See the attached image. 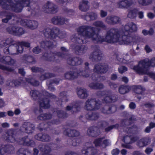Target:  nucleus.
<instances>
[{"mask_svg":"<svg viewBox=\"0 0 155 155\" xmlns=\"http://www.w3.org/2000/svg\"><path fill=\"white\" fill-rule=\"evenodd\" d=\"M21 84L18 81H14L11 82L8 85L14 87L17 86Z\"/></svg>","mask_w":155,"mask_h":155,"instance_id":"nucleus-57","label":"nucleus"},{"mask_svg":"<svg viewBox=\"0 0 155 155\" xmlns=\"http://www.w3.org/2000/svg\"><path fill=\"white\" fill-rule=\"evenodd\" d=\"M127 68L124 66H121L118 68V71L120 73L122 74L127 71Z\"/></svg>","mask_w":155,"mask_h":155,"instance_id":"nucleus-61","label":"nucleus"},{"mask_svg":"<svg viewBox=\"0 0 155 155\" xmlns=\"http://www.w3.org/2000/svg\"><path fill=\"white\" fill-rule=\"evenodd\" d=\"M86 117L89 120H95L99 118V115L97 113L90 112L86 115Z\"/></svg>","mask_w":155,"mask_h":155,"instance_id":"nucleus-33","label":"nucleus"},{"mask_svg":"<svg viewBox=\"0 0 155 155\" xmlns=\"http://www.w3.org/2000/svg\"><path fill=\"white\" fill-rule=\"evenodd\" d=\"M132 0H122L117 4V7L120 8H127L133 4Z\"/></svg>","mask_w":155,"mask_h":155,"instance_id":"nucleus-17","label":"nucleus"},{"mask_svg":"<svg viewBox=\"0 0 155 155\" xmlns=\"http://www.w3.org/2000/svg\"><path fill=\"white\" fill-rule=\"evenodd\" d=\"M136 88L135 90V92L138 94L141 95L143 91H144V89L140 85L135 86Z\"/></svg>","mask_w":155,"mask_h":155,"instance_id":"nucleus-51","label":"nucleus"},{"mask_svg":"<svg viewBox=\"0 0 155 155\" xmlns=\"http://www.w3.org/2000/svg\"><path fill=\"white\" fill-rule=\"evenodd\" d=\"M88 2L86 0H82L80 3L79 9L82 11L86 12L89 9Z\"/></svg>","mask_w":155,"mask_h":155,"instance_id":"nucleus-29","label":"nucleus"},{"mask_svg":"<svg viewBox=\"0 0 155 155\" xmlns=\"http://www.w3.org/2000/svg\"><path fill=\"white\" fill-rule=\"evenodd\" d=\"M40 106L44 108H48L50 107L49 100L47 98H44L40 102Z\"/></svg>","mask_w":155,"mask_h":155,"instance_id":"nucleus-39","label":"nucleus"},{"mask_svg":"<svg viewBox=\"0 0 155 155\" xmlns=\"http://www.w3.org/2000/svg\"><path fill=\"white\" fill-rule=\"evenodd\" d=\"M16 48L17 54L19 53H21L23 52V48L22 46L19 45L18 44V45H16Z\"/></svg>","mask_w":155,"mask_h":155,"instance_id":"nucleus-56","label":"nucleus"},{"mask_svg":"<svg viewBox=\"0 0 155 155\" xmlns=\"http://www.w3.org/2000/svg\"><path fill=\"white\" fill-rule=\"evenodd\" d=\"M6 30L9 33L16 36H20L25 33L23 29L15 26H11L6 28Z\"/></svg>","mask_w":155,"mask_h":155,"instance_id":"nucleus-10","label":"nucleus"},{"mask_svg":"<svg viewBox=\"0 0 155 155\" xmlns=\"http://www.w3.org/2000/svg\"><path fill=\"white\" fill-rule=\"evenodd\" d=\"M54 75L52 74L49 73H45V74L42 75L40 77V79L41 80H44L48 78L53 77Z\"/></svg>","mask_w":155,"mask_h":155,"instance_id":"nucleus-50","label":"nucleus"},{"mask_svg":"<svg viewBox=\"0 0 155 155\" xmlns=\"http://www.w3.org/2000/svg\"><path fill=\"white\" fill-rule=\"evenodd\" d=\"M17 155H31L30 151L27 149L21 148L17 152Z\"/></svg>","mask_w":155,"mask_h":155,"instance_id":"nucleus-38","label":"nucleus"},{"mask_svg":"<svg viewBox=\"0 0 155 155\" xmlns=\"http://www.w3.org/2000/svg\"><path fill=\"white\" fill-rule=\"evenodd\" d=\"M64 11L65 12L67 13L68 15L69 16H71V15H74L75 14V12L73 10L71 9H68L67 8H66L64 10Z\"/></svg>","mask_w":155,"mask_h":155,"instance_id":"nucleus-62","label":"nucleus"},{"mask_svg":"<svg viewBox=\"0 0 155 155\" xmlns=\"http://www.w3.org/2000/svg\"><path fill=\"white\" fill-rule=\"evenodd\" d=\"M138 129L136 126H134L132 128L129 127L127 128L126 131L128 133H132L135 134L137 131Z\"/></svg>","mask_w":155,"mask_h":155,"instance_id":"nucleus-49","label":"nucleus"},{"mask_svg":"<svg viewBox=\"0 0 155 155\" xmlns=\"http://www.w3.org/2000/svg\"><path fill=\"white\" fill-rule=\"evenodd\" d=\"M88 86L90 88L94 89H101L104 88L103 84L99 83H91L89 84Z\"/></svg>","mask_w":155,"mask_h":155,"instance_id":"nucleus-37","label":"nucleus"},{"mask_svg":"<svg viewBox=\"0 0 155 155\" xmlns=\"http://www.w3.org/2000/svg\"><path fill=\"white\" fill-rule=\"evenodd\" d=\"M16 48V45H15L14 44L9 45L10 54L11 55L17 54Z\"/></svg>","mask_w":155,"mask_h":155,"instance_id":"nucleus-46","label":"nucleus"},{"mask_svg":"<svg viewBox=\"0 0 155 155\" xmlns=\"http://www.w3.org/2000/svg\"><path fill=\"white\" fill-rule=\"evenodd\" d=\"M80 109V107L77 105H71L67 106L66 108L67 110L71 111L72 113H76L79 111Z\"/></svg>","mask_w":155,"mask_h":155,"instance_id":"nucleus-41","label":"nucleus"},{"mask_svg":"<svg viewBox=\"0 0 155 155\" xmlns=\"http://www.w3.org/2000/svg\"><path fill=\"white\" fill-rule=\"evenodd\" d=\"M58 117L60 118H64L67 116L66 113H64L63 111L58 110L57 112Z\"/></svg>","mask_w":155,"mask_h":155,"instance_id":"nucleus-55","label":"nucleus"},{"mask_svg":"<svg viewBox=\"0 0 155 155\" xmlns=\"http://www.w3.org/2000/svg\"><path fill=\"white\" fill-rule=\"evenodd\" d=\"M104 138L105 137H103L95 140L94 141V143L95 146L96 147L102 146L103 145V140Z\"/></svg>","mask_w":155,"mask_h":155,"instance_id":"nucleus-45","label":"nucleus"},{"mask_svg":"<svg viewBox=\"0 0 155 155\" xmlns=\"http://www.w3.org/2000/svg\"><path fill=\"white\" fill-rule=\"evenodd\" d=\"M150 142L149 137H144L139 140L137 143V145L139 147H143L149 144Z\"/></svg>","mask_w":155,"mask_h":155,"instance_id":"nucleus-22","label":"nucleus"},{"mask_svg":"<svg viewBox=\"0 0 155 155\" xmlns=\"http://www.w3.org/2000/svg\"><path fill=\"white\" fill-rule=\"evenodd\" d=\"M101 106V101L94 98L87 99L85 103L84 108L88 110H96Z\"/></svg>","mask_w":155,"mask_h":155,"instance_id":"nucleus-7","label":"nucleus"},{"mask_svg":"<svg viewBox=\"0 0 155 155\" xmlns=\"http://www.w3.org/2000/svg\"><path fill=\"white\" fill-rule=\"evenodd\" d=\"M82 152L85 155H94L96 151L93 147H89L83 150Z\"/></svg>","mask_w":155,"mask_h":155,"instance_id":"nucleus-32","label":"nucleus"},{"mask_svg":"<svg viewBox=\"0 0 155 155\" xmlns=\"http://www.w3.org/2000/svg\"><path fill=\"white\" fill-rule=\"evenodd\" d=\"M149 63L144 61L139 62L137 66H134L133 70L139 74L143 75L146 74L151 78L155 80V73L150 72L148 70H145L146 66Z\"/></svg>","mask_w":155,"mask_h":155,"instance_id":"nucleus-5","label":"nucleus"},{"mask_svg":"<svg viewBox=\"0 0 155 155\" xmlns=\"http://www.w3.org/2000/svg\"><path fill=\"white\" fill-rule=\"evenodd\" d=\"M119 125L118 124H116L113 126H109L108 127L105 129V131L108 132L110 131L113 128H119Z\"/></svg>","mask_w":155,"mask_h":155,"instance_id":"nucleus-60","label":"nucleus"},{"mask_svg":"<svg viewBox=\"0 0 155 155\" xmlns=\"http://www.w3.org/2000/svg\"><path fill=\"white\" fill-rule=\"evenodd\" d=\"M51 117V115L50 114H42L38 117V119L41 120H46Z\"/></svg>","mask_w":155,"mask_h":155,"instance_id":"nucleus-47","label":"nucleus"},{"mask_svg":"<svg viewBox=\"0 0 155 155\" xmlns=\"http://www.w3.org/2000/svg\"><path fill=\"white\" fill-rule=\"evenodd\" d=\"M77 91L78 97L81 98H86L88 96L87 91L86 89L80 88L78 89Z\"/></svg>","mask_w":155,"mask_h":155,"instance_id":"nucleus-28","label":"nucleus"},{"mask_svg":"<svg viewBox=\"0 0 155 155\" xmlns=\"http://www.w3.org/2000/svg\"><path fill=\"white\" fill-rule=\"evenodd\" d=\"M5 18H3L2 19V22L3 23H7L8 21L12 18H13V20H16V21L17 22H17V20H19V18H18L17 17L14 16L12 14H10L8 15H5Z\"/></svg>","mask_w":155,"mask_h":155,"instance_id":"nucleus-35","label":"nucleus"},{"mask_svg":"<svg viewBox=\"0 0 155 155\" xmlns=\"http://www.w3.org/2000/svg\"><path fill=\"white\" fill-rule=\"evenodd\" d=\"M78 76V72L70 71L66 73L65 74V78L67 79L72 80L77 78Z\"/></svg>","mask_w":155,"mask_h":155,"instance_id":"nucleus-34","label":"nucleus"},{"mask_svg":"<svg viewBox=\"0 0 155 155\" xmlns=\"http://www.w3.org/2000/svg\"><path fill=\"white\" fill-rule=\"evenodd\" d=\"M0 69L8 71H13L12 68H11L6 67L1 64H0Z\"/></svg>","mask_w":155,"mask_h":155,"instance_id":"nucleus-58","label":"nucleus"},{"mask_svg":"<svg viewBox=\"0 0 155 155\" xmlns=\"http://www.w3.org/2000/svg\"><path fill=\"white\" fill-rule=\"evenodd\" d=\"M116 110L115 106L110 107L106 105L104 106L101 110V112L104 114H110L114 112Z\"/></svg>","mask_w":155,"mask_h":155,"instance_id":"nucleus-20","label":"nucleus"},{"mask_svg":"<svg viewBox=\"0 0 155 155\" xmlns=\"http://www.w3.org/2000/svg\"><path fill=\"white\" fill-rule=\"evenodd\" d=\"M93 52L90 55L89 59L93 61L101 60L102 57V54L99 47L96 46L92 47Z\"/></svg>","mask_w":155,"mask_h":155,"instance_id":"nucleus-9","label":"nucleus"},{"mask_svg":"<svg viewBox=\"0 0 155 155\" xmlns=\"http://www.w3.org/2000/svg\"><path fill=\"white\" fill-rule=\"evenodd\" d=\"M44 56L46 58V60L49 61H53L56 60L57 58L60 59L64 57L65 54H62L60 53H51L47 54H44Z\"/></svg>","mask_w":155,"mask_h":155,"instance_id":"nucleus-12","label":"nucleus"},{"mask_svg":"<svg viewBox=\"0 0 155 155\" xmlns=\"http://www.w3.org/2000/svg\"><path fill=\"white\" fill-rule=\"evenodd\" d=\"M108 68L107 65L104 64L99 63L95 65L93 69V71L97 74H92L91 76V79L93 81H101V79L99 80L98 79L99 76L98 74L105 73L108 70Z\"/></svg>","mask_w":155,"mask_h":155,"instance_id":"nucleus-6","label":"nucleus"},{"mask_svg":"<svg viewBox=\"0 0 155 155\" xmlns=\"http://www.w3.org/2000/svg\"><path fill=\"white\" fill-rule=\"evenodd\" d=\"M0 62L4 64L9 65H12L15 62V61L8 56L3 57L0 59Z\"/></svg>","mask_w":155,"mask_h":155,"instance_id":"nucleus-26","label":"nucleus"},{"mask_svg":"<svg viewBox=\"0 0 155 155\" xmlns=\"http://www.w3.org/2000/svg\"><path fill=\"white\" fill-rule=\"evenodd\" d=\"M18 44L19 45L22 46L23 47H25L27 48L29 47L30 43L26 41H21L18 42Z\"/></svg>","mask_w":155,"mask_h":155,"instance_id":"nucleus-54","label":"nucleus"},{"mask_svg":"<svg viewBox=\"0 0 155 155\" xmlns=\"http://www.w3.org/2000/svg\"><path fill=\"white\" fill-rule=\"evenodd\" d=\"M35 139L42 141H48L50 139V137L47 134H42L39 133L35 136Z\"/></svg>","mask_w":155,"mask_h":155,"instance_id":"nucleus-27","label":"nucleus"},{"mask_svg":"<svg viewBox=\"0 0 155 155\" xmlns=\"http://www.w3.org/2000/svg\"><path fill=\"white\" fill-rule=\"evenodd\" d=\"M142 61H144L147 63H148V65L146 66L145 70H148L147 68L150 66H151L152 67H155V58H152L150 60H145L140 61L139 62H140Z\"/></svg>","mask_w":155,"mask_h":155,"instance_id":"nucleus-42","label":"nucleus"},{"mask_svg":"<svg viewBox=\"0 0 155 155\" xmlns=\"http://www.w3.org/2000/svg\"><path fill=\"white\" fill-rule=\"evenodd\" d=\"M80 141L81 139L78 138H74L72 140V144L74 146H76L79 144Z\"/></svg>","mask_w":155,"mask_h":155,"instance_id":"nucleus-59","label":"nucleus"},{"mask_svg":"<svg viewBox=\"0 0 155 155\" xmlns=\"http://www.w3.org/2000/svg\"><path fill=\"white\" fill-rule=\"evenodd\" d=\"M60 80L59 79H56L54 80H51L50 81H48L47 82V85H48V89L51 91H54L55 90V88L53 87H51V85L53 83H54L56 84H58Z\"/></svg>","mask_w":155,"mask_h":155,"instance_id":"nucleus-40","label":"nucleus"},{"mask_svg":"<svg viewBox=\"0 0 155 155\" xmlns=\"http://www.w3.org/2000/svg\"><path fill=\"white\" fill-rule=\"evenodd\" d=\"M31 69L32 71L34 72H36L38 71H40L41 72H42L44 71V70L41 68H39L38 67H32Z\"/></svg>","mask_w":155,"mask_h":155,"instance_id":"nucleus-63","label":"nucleus"},{"mask_svg":"<svg viewBox=\"0 0 155 155\" xmlns=\"http://www.w3.org/2000/svg\"><path fill=\"white\" fill-rule=\"evenodd\" d=\"M5 1L0 0V5L3 8L17 12H21L23 7L29 6L30 4V0H7L5 3Z\"/></svg>","mask_w":155,"mask_h":155,"instance_id":"nucleus-2","label":"nucleus"},{"mask_svg":"<svg viewBox=\"0 0 155 155\" xmlns=\"http://www.w3.org/2000/svg\"><path fill=\"white\" fill-rule=\"evenodd\" d=\"M15 131L13 129L9 130L3 136V138L8 142L14 143L17 141L20 144L24 145L32 146L35 144L33 140H31L27 137L22 138L19 141L16 140L15 138Z\"/></svg>","mask_w":155,"mask_h":155,"instance_id":"nucleus-4","label":"nucleus"},{"mask_svg":"<svg viewBox=\"0 0 155 155\" xmlns=\"http://www.w3.org/2000/svg\"><path fill=\"white\" fill-rule=\"evenodd\" d=\"M60 97L61 101H67L68 100L66 92L65 91L61 92L60 94Z\"/></svg>","mask_w":155,"mask_h":155,"instance_id":"nucleus-52","label":"nucleus"},{"mask_svg":"<svg viewBox=\"0 0 155 155\" xmlns=\"http://www.w3.org/2000/svg\"><path fill=\"white\" fill-rule=\"evenodd\" d=\"M14 150L13 146L11 145H0V155H3L5 153H12Z\"/></svg>","mask_w":155,"mask_h":155,"instance_id":"nucleus-15","label":"nucleus"},{"mask_svg":"<svg viewBox=\"0 0 155 155\" xmlns=\"http://www.w3.org/2000/svg\"><path fill=\"white\" fill-rule=\"evenodd\" d=\"M51 21L53 24L58 25H63L68 22V19L60 16H55L52 19Z\"/></svg>","mask_w":155,"mask_h":155,"instance_id":"nucleus-18","label":"nucleus"},{"mask_svg":"<svg viewBox=\"0 0 155 155\" xmlns=\"http://www.w3.org/2000/svg\"><path fill=\"white\" fill-rule=\"evenodd\" d=\"M21 59L24 63L27 64L29 63L34 64L35 63V60L32 56L28 54L23 55L21 57Z\"/></svg>","mask_w":155,"mask_h":155,"instance_id":"nucleus-24","label":"nucleus"},{"mask_svg":"<svg viewBox=\"0 0 155 155\" xmlns=\"http://www.w3.org/2000/svg\"><path fill=\"white\" fill-rule=\"evenodd\" d=\"M43 10L45 13H54L57 11V7L53 3L48 2L43 6Z\"/></svg>","mask_w":155,"mask_h":155,"instance_id":"nucleus-11","label":"nucleus"},{"mask_svg":"<svg viewBox=\"0 0 155 155\" xmlns=\"http://www.w3.org/2000/svg\"><path fill=\"white\" fill-rule=\"evenodd\" d=\"M64 134L69 137H77L79 135V133L75 130L68 129L64 131Z\"/></svg>","mask_w":155,"mask_h":155,"instance_id":"nucleus-25","label":"nucleus"},{"mask_svg":"<svg viewBox=\"0 0 155 155\" xmlns=\"http://www.w3.org/2000/svg\"><path fill=\"white\" fill-rule=\"evenodd\" d=\"M120 21L119 17L114 15L108 16L105 19V22L110 25H115L119 23Z\"/></svg>","mask_w":155,"mask_h":155,"instance_id":"nucleus-16","label":"nucleus"},{"mask_svg":"<svg viewBox=\"0 0 155 155\" xmlns=\"http://www.w3.org/2000/svg\"><path fill=\"white\" fill-rule=\"evenodd\" d=\"M138 10L136 9H133L130 10L128 12L127 17L131 18H134L136 17Z\"/></svg>","mask_w":155,"mask_h":155,"instance_id":"nucleus-43","label":"nucleus"},{"mask_svg":"<svg viewBox=\"0 0 155 155\" xmlns=\"http://www.w3.org/2000/svg\"><path fill=\"white\" fill-rule=\"evenodd\" d=\"M117 98L110 92L106 93V96L104 99V101L106 103L114 102L117 100Z\"/></svg>","mask_w":155,"mask_h":155,"instance_id":"nucleus-21","label":"nucleus"},{"mask_svg":"<svg viewBox=\"0 0 155 155\" xmlns=\"http://www.w3.org/2000/svg\"><path fill=\"white\" fill-rule=\"evenodd\" d=\"M123 140L126 144H122V147L128 149L131 148L132 147L128 144L131 143V137L128 136L127 135L124 136L123 137Z\"/></svg>","mask_w":155,"mask_h":155,"instance_id":"nucleus-30","label":"nucleus"},{"mask_svg":"<svg viewBox=\"0 0 155 155\" xmlns=\"http://www.w3.org/2000/svg\"><path fill=\"white\" fill-rule=\"evenodd\" d=\"M107 12L103 10H101L100 12V15L101 18H104L107 15Z\"/></svg>","mask_w":155,"mask_h":155,"instance_id":"nucleus-64","label":"nucleus"},{"mask_svg":"<svg viewBox=\"0 0 155 155\" xmlns=\"http://www.w3.org/2000/svg\"><path fill=\"white\" fill-rule=\"evenodd\" d=\"M100 134L99 129L97 127H92L87 130V134L89 136L94 137L98 136Z\"/></svg>","mask_w":155,"mask_h":155,"instance_id":"nucleus-19","label":"nucleus"},{"mask_svg":"<svg viewBox=\"0 0 155 155\" xmlns=\"http://www.w3.org/2000/svg\"><path fill=\"white\" fill-rule=\"evenodd\" d=\"M95 28L89 26H82L77 29L78 33V37L76 35L71 38L72 42L78 45H76L74 49L77 54L83 53L87 48L81 44L87 42L86 39L91 38L94 43H101L106 41L109 43L118 42L120 45H131L135 41L133 38L128 35L129 32L136 31L137 25L132 22H130L124 27L123 31L117 29L112 28L108 31L104 38L95 33Z\"/></svg>","mask_w":155,"mask_h":155,"instance_id":"nucleus-1","label":"nucleus"},{"mask_svg":"<svg viewBox=\"0 0 155 155\" xmlns=\"http://www.w3.org/2000/svg\"><path fill=\"white\" fill-rule=\"evenodd\" d=\"M17 21L20 22L22 25L31 29H36L38 26V22L34 20L22 19L20 18Z\"/></svg>","mask_w":155,"mask_h":155,"instance_id":"nucleus-8","label":"nucleus"},{"mask_svg":"<svg viewBox=\"0 0 155 155\" xmlns=\"http://www.w3.org/2000/svg\"><path fill=\"white\" fill-rule=\"evenodd\" d=\"M59 29L57 28H54L52 29L47 28L44 30L43 33L46 38V40L41 43V46L44 48H53L54 45L52 39L59 35Z\"/></svg>","mask_w":155,"mask_h":155,"instance_id":"nucleus-3","label":"nucleus"},{"mask_svg":"<svg viewBox=\"0 0 155 155\" xmlns=\"http://www.w3.org/2000/svg\"><path fill=\"white\" fill-rule=\"evenodd\" d=\"M34 130V125L29 122H25L20 128L21 131L28 134L32 133Z\"/></svg>","mask_w":155,"mask_h":155,"instance_id":"nucleus-14","label":"nucleus"},{"mask_svg":"<svg viewBox=\"0 0 155 155\" xmlns=\"http://www.w3.org/2000/svg\"><path fill=\"white\" fill-rule=\"evenodd\" d=\"M98 17V15L96 13L91 12L87 13L86 15L84 17L85 20H88V18H90V20L91 21H93L97 19Z\"/></svg>","mask_w":155,"mask_h":155,"instance_id":"nucleus-31","label":"nucleus"},{"mask_svg":"<svg viewBox=\"0 0 155 155\" xmlns=\"http://www.w3.org/2000/svg\"><path fill=\"white\" fill-rule=\"evenodd\" d=\"M93 25L97 27V29L99 31V28H106V25L104 22L101 21H97L94 22L93 24Z\"/></svg>","mask_w":155,"mask_h":155,"instance_id":"nucleus-36","label":"nucleus"},{"mask_svg":"<svg viewBox=\"0 0 155 155\" xmlns=\"http://www.w3.org/2000/svg\"><path fill=\"white\" fill-rule=\"evenodd\" d=\"M26 83H30L31 84L35 86L38 85L39 84L38 81L35 80L33 79H26Z\"/></svg>","mask_w":155,"mask_h":155,"instance_id":"nucleus-53","label":"nucleus"},{"mask_svg":"<svg viewBox=\"0 0 155 155\" xmlns=\"http://www.w3.org/2000/svg\"><path fill=\"white\" fill-rule=\"evenodd\" d=\"M68 63L72 65H77L81 64L82 62V59L79 58H69L67 61Z\"/></svg>","mask_w":155,"mask_h":155,"instance_id":"nucleus-23","label":"nucleus"},{"mask_svg":"<svg viewBox=\"0 0 155 155\" xmlns=\"http://www.w3.org/2000/svg\"><path fill=\"white\" fill-rule=\"evenodd\" d=\"M119 91L120 94H124L128 92V90L126 86L122 85L119 88Z\"/></svg>","mask_w":155,"mask_h":155,"instance_id":"nucleus-48","label":"nucleus"},{"mask_svg":"<svg viewBox=\"0 0 155 155\" xmlns=\"http://www.w3.org/2000/svg\"><path fill=\"white\" fill-rule=\"evenodd\" d=\"M84 65L85 66L84 71L80 70L78 71V76H81L86 78H89L91 75V70L89 67V64L88 63H85Z\"/></svg>","mask_w":155,"mask_h":155,"instance_id":"nucleus-13","label":"nucleus"},{"mask_svg":"<svg viewBox=\"0 0 155 155\" xmlns=\"http://www.w3.org/2000/svg\"><path fill=\"white\" fill-rule=\"evenodd\" d=\"M39 95V92L36 90H32L30 92V95L33 100L38 99Z\"/></svg>","mask_w":155,"mask_h":155,"instance_id":"nucleus-44","label":"nucleus"}]
</instances>
